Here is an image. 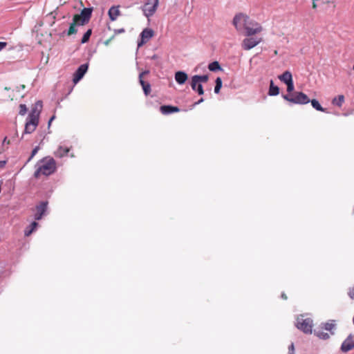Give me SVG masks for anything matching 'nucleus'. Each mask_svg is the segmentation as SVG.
<instances>
[{"instance_id": "nucleus-7", "label": "nucleus", "mask_w": 354, "mask_h": 354, "mask_svg": "<svg viewBox=\"0 0 354 354\" xmlns=\"http://www.w3.org/2000/svg\"><path fill=\"white\" fill-rule=\"evenodd\" d=\"M158 5V0L147 1L143 6V12L147 17H151L156 12Z\"/></svg>"}, {"instance_id": "nucleus-35", "label": "nucleus", "mask_w": 354, "mask_h": 354, "mask_svg": "<svg viewBox=\"0 0 354 354\" xmlns=\"http://www.w3.org/2000/svg\"><path fill=\"white\" fill-rule=\"evenodd\" d=\"M7 42L0 41V51L7 46Z\"/></svg>"}, {"instance_id": "nucleus-36", "label": "nucleus", "mask_w": 354, "mask_h": 354, "mask_svg": "<svg viewBox=\"0 0 354 354\" xmlns=\"http://www.w3.org/2000/svg\"><path fill=\"white\" fill-rule=\"evenodd\" d=\"M125 30L124 28H120V29H115L114 30V32L115 34H118V33H122V32H124Z\"/></svg>"}, {"instance_id": "nucleus-43", "label": "nucleus", "mask_w": 354, "mask_h": 354, "mask_svg": "<svg viewBox=\"0 0 354 354\" xmlns=\"http://www.w3.org/2000/svg\"><path fill=\"white\" fill-rule=\"evenodd\" d=\"M109 41H106L105 44L107 45L109 44Z\"/></svg>"}, {"instance_id": "nucleus-3", "label": "nucleus", "mask_w": 354, "mask_h": 354, "mask_svg": "<svg viewBox=\"0 0 354 354\" xmlns=\"http://www.w3.org/2000/svg\"><path fill=\"white\" fill-rule=\"evenodd\" d=\"M34 177L38 178L41 174L48 176L56 171V162L53 158L46 156L38 161L35 165Z\"/></svg>"}, {"instance_id": "nucleus-28", "label": "nucleus", "mask_w": 354, "mask_h": 354, "mask_svg": "<svg viewBox=\"0 0 354 354\" xmlns=\"http://www.w3.org/2000/svg\"><path fill=\"white\" fill-rule=\"evenodd\" d=\"M193 91H196L199 95L204 94V90L202 84H196V86Z\"/></svg>"}, {"instance_id": "nucleus-14", "label": "nucleus", "mask_w": 354, "mask_h": 354, "mask_svg": "<svg viewBox=\"0 0 354 354\" xmlns=\"http://www.w3.org/2000/svg\"><path fill=\"white\" fill-rule=\"evenodd\" d=\"M208 75H195L192 77V82H191V87L192 89H194L196 86V84H202L207 82L208 81Z\"/></svg>"}, {"instance_id": "nucleus-33", "label": "nucleus", "mask_w": 354, "mask_h": 354, "mask_svg": "<svg viewBox=\"0 0 354 354\" xmlns=\"http://www.w3.org/2000/svg\"><path fill=\"white\" fill-rule=\"evenodd\" d=\"M288 354H295V345L293 342H292L288 346Z\"/></svg>"}, {"instance_id": "nucleus-40", "label": "nucleus", "mask_w": 354, "mask_h": 354, "mask_svg": "<svg viewBox=\"0 0 354 354\" xmlns=\"http://www.w3.org/2000/svg\"><path fill=\"white\" fill-rule=\"evenodd\" d=\"M5 143L9 145L10 144V141L9 140H7V137H5L3 140V142H2V144L4 145Z\"/></svg>"}, {"instance_id": "nucleus-19", "label": "nucleus", "mask_w": 354, "mask_h": 354, "mask_svg": "<svg viewBox=\"0 0 354 354\" xmlns=\"http://www.w3.org/2000/svg\"><path fill=\"white\" fill-rule=\"evenodd\" d=\"M280 89L278 86L274 85V81L270 80V87L268 90V95L270 96H276L279 94Z\"/></svg>"}, {"instance_id": "nucleus-26", "label": "nucleus", "mask_w": 354, "mask_h": 354, "mask_svg": "<svg viewBox=\"0 0 354 354\" xmlns=\"http://www.w3.org/2000/svg\"><path fill=\"white\" fill-rule=\"evenodd\" d=\"M215 86H214V93L218 94L220 93L221 88L222 87V79L220 77H216L215 80Z\"/></svg>"}, {"instance_id": "nucleus-1", "label": "nucleus", "mask_w": 354, "mask_h": 354, "mask_svg": "<svg viewBox=\"0 0 354 354\" xmlns=\"http://www.w3.org/2000/svg\"><path fill=\"white\" fill-rule=\"evenodd\" d=\"M93 12V8H84L82 10L80 15L73 16V21L70 24L68 30H64L62 32L58 33L59 37H63L65 35L70 36L77 32V26H84L88 23Z\"/></svg>"}, {"instance_id": "nucleus-15", "label": "nucleus", "mask_w": 354, "mask_h": 354, "mask_svg": "<svg viewBox=\"0 0 354 354\" xmlns=\"http://www.w3.org/2000/svg\"><path fill=\"white\" fill-rule=\"evenodd\" d=\"M245 18H248V17L242 13H239L234 16L232 24L236 30L241 29V24L244 25Z\"/></svg>"}, {"instance_id": "nucleus-4", "label": "nucleus", "mask_w": 354, "mask_h": 354, "mask_svg": "<svg viewBox=\"0 0 354 354\" xmlns=\"http://www.w3.org/2000/svg\"><path fill=\"white\" fill-rule=\"evenodd\" d=\"M43 103L41 100H38L35 102L34 107L32 108L27 118L24 133L30 134L35 131L39 124V115Z\"/></svg>"}, {"instance_id": "nucleus-16", "label": "nucleus", "mask_w": 354, "mask_h": 354, "mask_svg": "<svg viewBox=\"0 0 354 354\" xmlns=\"http://www.w3.org/2000/svg\"><path fill=\"white\" fill-rule=\"evenodd\" d=\"M160 111L163 115H169L174 113H177L180 111V109L178 106H174L172 105H162L160 107Z\"/></svg>"}, {"instance_id": "nucleus-12", "label": "nucleus", "mask_w": 354, "mask_h": 354, "mask_svg": "<svg viewBox=\"0 0 354 354\" xmlns=\"http://www.w3.org/2000/svg\"><path fill=\"white\" fill-rule=\"evenodd\" d=\"M48 207L47 201H41L39 205L36 206V213L34 215V218L36 221L40 220L43 215L45 214Z\"/></svg>"}, {"instance_id": "nucleus-13", "label": "nucleus", "mask_w": 354, "mask_h": 354, "mask_svg": "<svg viewBox=\"0 0 354 354\" xmlns=\"http://www.w3.org/2000/svg\"><path fill=\"white\" fill-rule=\"evenodd\" d=\"M354 348V342L353 341V335L350 334L341 345V351L343 353H347Z\"/></svg>"}, {"instance_id": "nucleus-22", "label": "nucleus", "mask_w": 354, "mask_h": 354, "mask_svg": "<svg viewBox=\"0 0 354 354\" xmlns=\"http://www.w3.org/2000/svg\"><path fill=\"white\" fill-rule=\"evenodd\" d=\"M68 151H69L68 148L60 146L58 148V149L55 152V155L57 157L62 158L63 156H66L68 154Z\"/></svg>"}, {"instance_id": "nucleus-25", "label": "nucleus", "mask_w": 354, "mask_h": 354, "mask_svg": "<svg viewBox=\"0 0 354 354\" xmlns=\"http://www.w3.org/2000/svg\"><path fill=\"white\" fill-rule=\"evenodd\" d=\"M335 320H330V322L324 324V328L326 330L330 331L332 335L334 334V332H333L332 330L335 328Z\"/></svg>"}, {"instance_id": "nucleus-11", "label": "nucleus", "mask_w": 354, "mask_h": 354, "mask_svg": "<svg viewBox=\"0 0 354 354\" xmlns=\"http://www.w3.org/2000/svg\"><path fill=\"white\" fill-rule=\"evenodd\" d=\"M261 41V38L249 37L243 41L242 46L244 50H250Z\"/></svg>"}, {"instance_id": "nucleus-27", "label": "nucleus", "mask_w": 354, "mask_h": 354, "mask_svg": "<svg viewBox=\"0 0 354 354\" xmlns=\"http://www.w3.org/2000/svg\"><path fill=\"white\" fill-rule=\"evenodd\" d=\"M92 34V29H88L87 31L84 34L82 39L81 44H85L89 41L90 37Z\"/></svg>"}, {"instance_id": "nucleus-31", "label": "nucleus", "mask_w": 354, "mask_h": 354, "mask_svg": "<svg viewBox=\"0 0 354 354\" xmlns=\"http://www.w3.org/2000/svg\"><path fill=\"white\" fill-rule=\"evenodd\" d=\"M28 111V109L26 107V104H21L19 105V113L21 115H24Z\"/></svg>"}, {"instance_id": "nucleus-32", "label": "nucleus", "mask_w": 354, "mask_h": 354, "mask_svg": "<svg viewBox=\"0 0 354 354\" xmlns=\"http://www.w3.org/2000/svg\"><path fill=\"white\" fill-rule=\"evenodd\" d=\"M39 149V147L38 146L35 147L32 149V152H31V154H30V157H29V158H28V159L27 160V162H29V161H30V160H31V159H32V158L36 155V153L38 152Z\"/></svg>"}, {"instance_id": "nucleus-2", "label": "nucleus", "mask_w": 354, "mask_h": 354, "mask_svg": "<svg viewBox=\"0 0 354 354\" xmlns=\"http://www.w3.org/2000/svg\"><path fill=\"white\" fill-rule=\"evenodd\" d=\"M283 100L295 104H307L311 103L312 106L317 111L328 113L326 109L322 106L316 99L310 100L306 94L303 92H295L292 95H281Z\"/></svg>"}, {"instance_id": "nucleus-41", "label": "nucleus", "mask_w": 354, "mask_h": 354, "mask_svg": "<svg viewBox=\"0 0 354 354\" xmlns=\"http://www.w3.org/2000/svg\"><path fill=\"white\" fill-rule=\"evenodd\" d=\"M151 59H158V56L156 54L153 55L151 57H150Z\"/></svg>"}, {"instance_id": "nucleus-34", "label": "nucleus", "mask_w": 354, "mask_h": 354, "mask_svg": "<svg viewBox=\"0 0 354 354\" xmlns=\"http://www.w3.org/2000/svg\"><path fill=\"white\" fill-rule=\"evenodd\" d=\"M348 295L351 299H354V286L349 288Z\"/></svg>"}, {"instance_id": "nucleus-39", "label": "nucleus", "mask_w": 354, "mask_h": 354, "mask_svg": "<svg viewBox=\"0 0 354 354\" xmlns=\"http://www.w3.org/2000/svg\"><path fill=\"white\" fill-rule=\"evenodd\" d=\"M7 160H0V169L5 167L6 165Z\"/></svg>"}, {"instance_id": "nucleus-37", "label": "nucleus", "mask_w": 354, "mask_h": 354, "mask_svg": "<svg viewBox=\"0 0 354 354\" xmlns=\"http://www.w3.org/2000/svg\"><path fill=\"white\" fill-rule=\"evenodd\" d=\"M204 101V99L203 97H201V99H199L197 102H196L192 106L194 107L195 106L198 105V104H200L201 103H202Z\"/></svg>"}, {"instance_id": "nucleus-8", "label": "nucleus", "mask_w": 354, "mask_h": 354, "mask_svg": "<svg viewBox=\"0 0 354 354\" xmlns=\"http://www.w3.org/2000/svg\"><path fill=\"white\" fill-rule=\"evenodd\" d=\"M154 35V32L151 28H145L139 36L138 41V46L140 47L145 43H147Z\"/></svg>"}, {"instance_id": "nucleus-18", "label": "nucleus", "mask_w": 354, "mask_h": 354, "mask_svg": "<svg viewBox=\"0 0 354 354\" xmlns=\"http://www.w3.org/2000/svg\"><path fill=\"white\" fill-rule=\"evenodd\" d=\"M279 80L285 84L293 81L292 75L290 71H286L281 75L278 76Z\"/></svg>"}, {"instance_id": "nucleus-23", "label": "nucleus", "mask_w": 354, "mask_h": 354, "mask_svg": "<svg viewBox=\"0 0 354 354\" xmlns=\"http://www.w3.org/2000/svg\"><path fill=\"white\" fill-rule=\"evenodd\" d=\"M208 68L210 71L212 72H216L223 70L220 64L217 61H214L209 64Z\"/></svg>"}, {"instance_id": "nucleus-6", "label": "nucleus", "mask_w": 354, "mask_h": 354, "mask_svg": "<svg viewBox=\"0 0 354 354\" xmlns=\"http://www.w3.org/2000/svg\"><path fill=\"white\" fill-rule=\"evenodd\" d=\"M296 327L306 334L312 333L313 320L310 318L298 319Z\"/></svg>"}, {"instance_id": "nucleus-9", "label": "nucleus", "mask_w": 354, "mask_h": 354, "mask_svg": "<svg viewBox=\"0 0 354 354\" xmlns=\"http://www.w3.org/2000/svg\"><path fill=\"white\" fill-rule=\"evenodd\" d=\"M88 68V64H81L73 74V82L74 84L79 82L84 76Z\"/></svg>"}, {"instance_id": "nucleus-20", "label": "nucleus", "mask_w": 354, "mask_h": 354, "mask_svg": "<svg viewBox=\"0 0 354 354\" xmlns=\"http://www.w3.org/2000/svg\"><path fill=\"white\" fill-rule=\"evenodd\" d=\"M109 17L111 21H113L117 19V17L120 15V10L118 7L112 6L110 8L108 12Z\"/></svg>"}, {"instance_id": "nucleus-29", "label": "nucleus", "mask_w": 354, "mask_h": 354, "mask_svg": "<svg viewBox=\"0 0 354 354\" xmlns=\"http://www.w3.org/2000/svg\"><path fill=\"white\" fill-rule=\"evenodd\" d=\"M286 84L287 86V92L288 93V95H292V93H294L295 92V91H294V90H295L294 81L289 82L288 84Z\"/></svg>"}, {"instance_id": "nucleus-42", "label": "nucleus", "mask_w": 354, "mask_h": 354, "mask_svg": "<svg viewBox=\"0 0 354 354\" xmlns=\"http://www.w3.org/2000/svg\"><path fill=\"white\" fill-rule=\"evenodd\" d=\"M281 297L282 299H285V300H286V299H287V298H288V297H287V296H286V295L284 292H282V293H281Z\"/></svg>"}, {"instance_id": "nucleus-24", "label": "nucleus", "mask_w": 354, "mask_h": 354, "mask_svg": "<svg viewBox=\"0 0 354 354\" xmlns=\"http://www.w3.org/2000/svg\"><path fill=\"white\" fill-rule=\"evenodd\" d=\"M344 102V96L343 95H339L332 100V104L338 107H341Z\"/></svg>"}, {"instance_id": "nucleus-10", "label": "nucleus", "mask_w": 354, "mask_h": 354, "mask_svg": "<svg viewBox=\"0 0 354 354\" xmlns=\"http://www.w3.org/2000/svg\"><path fill=\"white\" fill-rule=\"evenodd\" d=\"M149 73L150 72L149 70H145V71H142V73H140L139 74V77H138L139 82H140V85L142 86L144 94L146 96L149 95L151 93V84L148 82H145L143 80L142 77L144 75L149 74Z\"/></svg>"}, {"instance_id": "nucleus-38", "label": "nucleus", "mask_w": 354, "mask_h": 354, "mask_svg": "<svg viewBox=\"0 0 354 354\" xmlns=\"http://www.w3.org/2000/svg\"><path fill=\"white\" fill-rule=\"evenodd\" d=\"M55 115H53V116H51L50 118V119L48 120V127H50L51 122L55 120Z\"/></svg>"}, {"instance_id": "nucleus-21", "label": "nucleus", "mask_w": 354, "mask_h": 354, "mask_svg": "<svg viewBox=\"0 0 354 354\" xmlns=\"http://www.w3.org/2000/svg\"><path fill=\"white\" fill-rule=\"evenodd\" d=\"M38 223L36 221H32L24 230V235L26 236H30L37 227Z\"/></svg>"}, {"instance_id": "nucleus-30", "label": "nucleus", "mask_w": 354, "mask_h": 354, "mask_svg": "<svg viewBox=\"0 0 354 354\" xmlns=\"http://www.w3.org/2000/svg\"><path fill=\"white\" fill-rule=\"evenodd\" d=\"M317 336L322 339H327L329 338V335L327 333L324 332H317L316 333Z\"/></svg>"}, {"instance_id": "nucleus-5", "label": "nucleus", "mask_w": 354, "mask_h": 354, "mask_svg": "<svg viewBox=\"0 0 354 354\" xmlns=\"http://www.w3.org/2000/svg\"><path fill=\"white\" fill-rule=\"evenodd\" d=\"M243 27L245 30L246 35L248 37L260 32L262 30L260 24L252 21L249 17L245 19Z\"/></svg>"}, {"instance_id": "nucleus-17", "label": "nucleus", "mask_w": 354, "mask_h": 354, "mask_svg": "<svg viewBox=\"0 0 354 354\" xmlns=\"http://www.w3.org/2000/svg\"><path fill=\"white\" fill-rule=\"evenodd\" d=\"M187 78V74L185 71H179L175 73V80L180 85L184 84Z\"/></svg>"}]
</instances>
